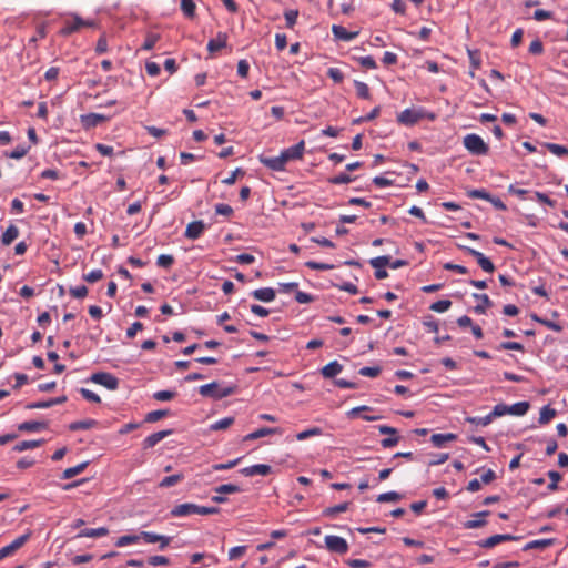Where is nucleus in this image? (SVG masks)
Returning a JSON list of instances; mask_svg holds the SVG:
<instances>
[{
    "instance_id": "44",
    "label": "nucleus",
    "mask_w": 568,
    "mask_h": 568,
    "mask_svg": "<svg viewBox=\"0 0 568 568\" xmlns=\"http://www.w3.org/2000/svg\"><path fill=\"white\" fill-rule=\"evenodd\" d=\"M402 498L400 494L397 491H387L379 494L376 498L378 503H389V501H398Z\"/></svg>"
},
{
    "instance_id": "25",
    "label": "nucleus",
    "mask_w": 568,
    "mask_h": 568,
    "mask_svg": "<svg viewBox=\"0 0 568 568\" xmlns=\"http://www.w3.org/2000/svg\"><path fill=\"white\" fill-rule=\"evenodd\" d=\"M105 120H106V118L103 114H98V113H89V114L81 116L82 123L88 128L97 126L98 124H100L101 122H103Z\"/></svg>"
},
{
    "instance_id": "1",
    "label": "nucleus",
    "mask_w": 568,
    "mask_h": 568,
    "mask_svg": "<svg viewBox=\"0 0 568 568\" xmlns=\"http://www.w3.org/2000/svg\"><path fill=\"white\" fill-rule=\"evenodd\" d=\"M235 392V386H221L217 382H212L199 387V394L203 397H210L215 400L227 397Z\"/></svg>"
},
{
    "instance_id": "62",
    "label": "nucleus",
    "mask_w": 568,
    "mask_h": 568,
    "mask_svg": "<svg viewBox=\"0 0 568 568\" xmlns=\"http://www.w3.org/2000/svg\"><path fill=\"white\" fill-rule=\"evenodd\" d=\"M69 292L74 298H83L88 295V287L85 285H80L71 287Z\"/></svg>"
},
{
    "instance_id": "11",
    "label": "nucleus",
    "mask_w": 568,
    "mask_h": 568,
    "mask_svg": "<svg viewBox=\"0 0 568 568\" xmlns=\"http://www.w3.org/2000/svg\"><path fill=\"white\" fill-rule=\"evenodd\" d=\"M519 539V537H516V536H513V535H509V534H504V535H494V536H490L484 540H480L478 542L479 547L481 548H493L497 545H499L500 542H504V541H510V540H517Z\"/></svg>"
},
{
    "instance_id": "10",
    "label": "nucleus",
    "mask_w": 568,
    "mask_h": 568,
    "mask_svg": "<svg viewBox=\"0 0 568 568\" xmlns=\"http://www.w3.org/2000/svg\"><path fill=\"white\" fill-rule=\"evenodd\" d=\"M197 511H199V505L193 504V503H185V504H180V505L174 506L171 509L170 515L174 518H178V517H186V516L194 515V514L197 515Z\"/></svg>"
},
{
    "instance_id": "37",
    "label": "nucleus",
    "mask_w": 568,
    "mask_h": 568,
    "mask_svg": "<svg viewBox=\"0 0 568 568\" xmlns=\"http://www.w3.org/2000/svg\"><path fill=\"white\" fill-rule=\"evenodd\" d=\"M32 532L28 530L26 534L19 536L16 538L9 546L13 550V552L18 551L20 548H22L31 538Z\"/></svg>"
},
{
    "instance_id": "41",
    "label": "nucleus",
    "mask_w": 568,
    "mask_h": 568,
    "mask_svg": "<svg viewBox=\"0 0 568 568\" xmlns=\"http://www.w3.org/2000/svg\"><path fill=\"white\" fill-rule=\"evenodd\" d=\"M234 424V417H224L213 424L210 425V429L211 430H224L226 428H229L231 425Z\"/></svg>"
},
{
    "instance_id": "7",
    "label": "nucleus",
    "mask_w": 568,
    "mask_h": 568,
    "mask_svg": "<svg viewBox=\"0 0 568 568\" xmlns=\"http://www.w3.org/2000/svg\"><path fill=\"white\" fill-rule=\"evenodd\" d=\"M140 537L148 544L159 542L160 550H164L172 540V537L159 535L152 531H141Z\"/></svg>"
},
{
    "instance_id": "6",
    "label": "nucleus",
    "mask_w": 568,
    "mask_h": 568,
    "mask_svg": "<svg viewBox=\"0 0 568 568\" xmlns=\"http://www.w3.org/2000/svg\"><path fill=\"white\" fill-rule=\"evenodd\" d=\"M325 546L331 552H336L339 555H344L348 551V544L347 541L335 535H327L325 536Z\"/></svg>"
},
{
    "instance_id": "31",
    "label": "nucleus",
    "mask_w": 568,
    "mask_h": 568,
    "mask_svg": "<svg viewBox=\"0 0 568 568\" xmlns=\"http://www.w3.org/2000/svg\"><path fill=\"white\" fill-rule=\"evenodd\" d=\"M183 479H184L183 474H174L171 476H166L159 483V487L160 488H169V487L175 486L176 484L181 483Z\"/></svg>"
},
{
    "instance_id": "57",
    "label": "nucleus",
    "mask_w": 568,
    "mask_h": 568,
    "mask_svg": "<svg viewBox=\"0 0 568 568\" xmlns=\"http://www.w3.org/2000/svg\"><path fill=\"white\" fill-rule=\"evenodd\" d=\"M175 395V392L172 390H159L153 394V398L160 402H166L173 399Z\"/></svg>"
},
{
    "instance_id": "15",
    "label": "nucleus",
    "mask_w": 568,
    "mask_h": 568,
    "mask_svg": "<svg viewBox=\"0 0 568 568\" xmlns=\"http://www.w3.org/2000/svg\"><path fill=\"white\" fill-rule=\"evenodd\" d=\"M205 230L203 221H194L187 224L185 230V237L190 240L199 239Z\"/></svg>"
},
{
    "instance_id": "27",
    "label": "nucleus",
    "mask_w": 568,
    "mask_h": 568,
    "mask_svg": "<svg viewBox=\"0 0 568 568\" xmlns=\"http://www.w3.org/2000/svg\"><path fill=\"white\" fill-rule=\"evenodd\" d=\"M556 539L554 538H548V539H537V540H532V541H529L526 546H525V550H530V549H545L547 547H550L555 544Z\"/></svg>"
},
{
    "instance_id": "56",
    "label": "nucleus",
    "mask_w": 568,
    "mask_h": 568,
    "mask_svg": "<svg viewBox=\"0 0 568 568\" xmlns=\"http://www.w3.org/2000/svg\"><path fill=\"white\" fill-rule=\"evenodd\" d=\"M103 272L101 270H92L91 272L83 275V280L89 283H95L103 278Z\"/></svg>"
},
{
    "instance_id": "38",
    "label": "nucleus",
    "mask_w": 568,
    "mask_h": 568,
    "mask_svg": "<svg viewBox=\"0 0 568 568\" xmlns=\"http://www.w3.org/2000/svg\"><path fill=\"white\" fill-rule=\"evenodd\" d=\"M32 532L28 530L26 534L19 536L16 538L9 546L13 550V552L18 551L20 548H22L31 538Z\"/></svg>"
},
{
    "instance_id": "28",
    "label": "nucleus",
    "mask_w": 568,
    "mask_h": 568,
    "mask_svg": "<svg viewBox=\"0 0 568 568\" xmlns=\"http://www.w3.org/2000/svg\"><path fill=\"white\" fill-rule=\"evenodd\" d=\"M456 435L455 434H452V433H447V434H434L430 438L432 443L434 444V446L436 447H442L444 446L447 442H453L456 439Z\"/></svg>"
},
{
    "instance_id": "43",
    "label": "nucleus",
    "mask_w": 568,
    "mask_h": 568,
    "mask_svg": "<svg viewBox=\"0 0 568 568\" xmlns=\"http://www.w3.org/2000/svg\"><path fill=\"white\" fill-rule=\"evenodd\" d=\"M544 146L551 152L552 154L557 156H565L568 155V149L564 145L556 144V143H544Z\"/></svg>"
},
{
    "instance_id": "45",
    "label": "nucleus",
    "mask_w": 568,
    "mask_h": 568,
    "mask_svg": "<svg viewBox=\"0 0 568 568\" xmlns=\"http://www.w3.org/2000/svg\"><path fill=\"white\" fill-rule=\"evenodd\" d=\"M450 306H452V302L449 300H440V301L433 303L429 306V308L436 313H444V312L448 311L450 308Z\"/></svg>"
},
{
    "instance_id": "21",
    "label": "nucleus",
    "mask_w": 568,
    "mask_h": 568,
    "mask_svg": "<svg viewBox=\"0 0 568 568\" xmlns=\"http://www.w3.org/2000/svg\"><path fill=\"white\" fill-rule=\"evenodd\" d=\"M342 369V364H339L337 361H332L321 369V373L325 378H333L337 376Z\"/></svg>"
},
{
    "instance_id": "53",
    "label": "nucleus",
    "mask_w": 568,
    "mask_h": 568,
    "mask_svg": "<svg viewBox=\"0 0 568 568\" xmlns=\"http://www.w3.org/2000/svg\"><path fill=\"white\" fill-rule=\"evenodd\" d=\"M358 373L362 376L374 378L381 374V367L379 366H374V367L365 366V367H362Z\"/></svg>"
},
{
    "instance_id": "48",
    "label": "nucleus",
    "mask_w": 568,
    "mask_h": 568,
    "mask_svg": "<svg viewBox=\"0 0 568 568\" xmlns=\"http://www.w3.org/2000/svg\"><path fill=\"white\" fill-rule=\"evenodd\" d=\"M322 434V429L320 427H312L306 430L300 432L296 435L297 440H305L313 436H320Z\"/></svg>"
},
{
    "instance_id": "59",
    "label": "nucleus",
    "mask_w": 568,
    "mask_h": 568,
    "mask_svg": "<svg viewBox=\"0 0 568 568\" xmlns=\"http://www.w3.org/2000/svg\"><path fill=\"white\" fill-rule=\"evenodd\" d=\"M489 414H490L493 419L495 417H500V416H504V415H507V414L509 415L508 405L497 404Z\"/></svg>"
},
{
    "instance_id": "3",
    "label": "nucleus",
    "mask_w": 568,
    "mask_h": 568,
    "mask_svg": "<svg viewBox=\"0 0 568 568\" xmlns=\"http://www.w3.org/2000/svg\"><path fill=\"white\" fill-rule=\"evenodd\" d=\"M463 144L473 155H486L489 151L487 143L478 134L470 133L464 136Z\"/></svg>"
},
{
    "instance_id": "18",
    "label": "nucleus",
    "mask_w": 568,
    "mask_h": 568,
    "mask_svg": "<svg viewBox=\"0 0 568 568\" xmlns=\"http://www.w3.org/2000/svg\"><path fill=\"white\" fill-rule=\"evenodd\" d=\"M261 162L268 169L273 171H284L285 170V161L282 155L270 156V158H261Z\"/></svg>"
},
{
    "instance_id": "29",
    "label": "nucleus",
    "mask_w": 568,
    "mask_h": 568,
    "mask_svg": "<svg viewBox=\"0 0 568 568\" xmlns=\"http://www.w3.org/2000/svg\"><path fill=\"white\" fill-rule=\"evenodd\" d=\"M89 463L88 462H83L74 467H70V468H67L64 469V471L62 473V476L61 478L62 479H70V478H73L74 476L81 474L84 471V469L88 467Z\"/></svg>"
},
{
    "instance_id": "2",
    "label": "nucleus",
    "mask_w": 568,
    "mask_h": 568,
    "mask_svg": "<svg viewBox=\"0 0 568 568\" xmlns=\"http://www.w3.org/2000/svg\"><path fill=\"white\" fill-rule=\"evenodd\" d=\"M425 118L433 121L436 116L434 113H428L424 109H405L397 115V121L403 125L410 126Z\"/></svg>"
},
{
    "instance_id": "5",
    "label": "nucleus",
    "mask_w": 568,
    "mask_h": 568,
    "mask_svg": "<svg viewBox=\"0 0 568 568\" xmlns=\"http://www.w3.org/2000/svg\"><path fill=\"white\" fill-rule=\"evenodd\" d=\"M90 381L110 390H115L119 387V379L111 373H94L91 375Z\"/></svg>"
},
{
    "instance_id": "26",
    "label": "nucleus",
    "mask_w": 568,
    "mask_h": 568,
    "mask_svg": "<svg viewBox=\"0 0 568 568\" xmlns=\"http://www.w3.org/2000/svg\"><path fill=\"white\" fill-rule=\"evenodd\" d=\"M19 236V229L11 224L7 227L1 236V242L3 245H10L17 237Z\"/></svg>"
},
{
    "instance_id": "51",
    "label": "nucleus",
    "mask_w": 568,
    "mask_h": 568,
    "mask_svg": "<svg viewBox=\"0 0 568 568\" xmlns=\"http://www.w3.org/2000/svg\"><path fill=\"white\" fill-rule=\"evenodd\" d=\"M215 493H229L236 494L241 491V488L234 484H223L214 488Z\"/></svg>"
},
{
    "instance_id": "20",
    "label": "nucleus",
    "mask_w": 568,
    "mask_h": 568,
    "mask_svg": "<svg viewBox=\"0 0 568 568\" xmlns=\"http://www.w3.org/2000/svg\"><path fill=\"white\" fill-rule=\"evenodd\" d=\"M473 297L480 302L479 304H477L474 307V311L478 314H485L486 310L491 307V305H493V302L490 301V298L487 294L474 293Z\"/></svg>"
},
{
    "instance_id": "33",
    "label": "nucleus",
    "mask_w": 568,
    "mask_h": 568,
    "mask_svg": "<svg viewBox=\"0 0 568 568\" xmlns=\"http://www.w3.org/2000/svg\"><path fill=\"white\" fill-rule=\"evenodd\" d=\"M43 444V440H22L18 443L14 447V452H24L28 449H34L40 447Z\"/></svg>"
},
{
    "instance_id": "14",
    "label": "nucleus",
    "mask_w": 568,
    "mask_h": 568,
    "mask_svg": "<svg viewBox=\"0 0 568 568\" xmlns=\"http://www.w3.org/2000/svg\"><path fill=\"white\" fill-rule=\"evenodd\" d=\"M271 473V467L265 464H256L241 469V474L246 477L255 475L267 476Z\"/></svg>"
},
{
    "instance_id": "40",
    "label": "nucleus",
    "mask_w": 568,
    "mask_h": 568,
    "mask_svg": "<svg viewBox=\"0 0 568 568\" xmlns=\"http://www.w3.org/2000/svg\"><path fill=\"white\" fill-rule=\"evenodd\" d=\"M349 503H342L333 507H328L323 510L325 517H334L339 513H344L348 509Z\"/></svg>"
},
{
    "instance_id": "50",
    "label": "nucleus",
    "mask_w": 568,
    "mask_h": 568,
    "mask_svg": "<svg viewBox=\"0 0 568 568\" xmlns=\"http://www.w3.org/2000/svg\"><path fill=\"white\" fill-rule=\"evenodd\" d=\"M297 17H298V11L297 10H286L284 12V18H285V21H286V27L290 28V29H293L296 21H297Z\"/></svg>"
},
{
    "instance_id": "36",
    "label": "nucleus",
    "mask_w": 568,
    "mask_h": 568,
    "mask_svg": "<svg viewBox=\"0 0 568 568\" xmlns=\"http://www.w3.org/2000/svg\"><path fill=\"white\" fill-rule=\"evenodd\" d=\"M354 85H355L356 94L358 98L365 99V100L371 99L369 87L365 82L355 80Z\"/></svg>"
},
{
    "instance_id": "8",
    "label": "nucleus",
    "mask_w": 568,
    "mask_h": 568,
    "mask_svg": "<svg viewBox=\"0 0 568 568\" xmlns=\"http://www.w3.org/2000/svg\"><path fill=\"white\" fill-rule=\"evenodd\" d=\"M305 151V142L301 140L293 146H290L281 152L282 158H284L285 163L294 160H301L303 158Z\"/></svg>"
},
{
    "instance_id": "22",
    "label": "nucleus",
    "mask_w": 568,
    "mask_h": 568,
    "mask_svg": "<svg viewBox=\"0 0 568 568\" xmlns=\"http://www.w3.org/2000/svg\"><path fill=\"white\" fill-rule=\"evenodd\" d=\"M489 514L488 510L479 511L473 515L474 519L468 520L464 524L467 529H475L485 526L486 520L484 519Z\"/></svg>"
},
{
    "instance_id": "52",
    "label": "nucleus",
    "mask_w": 568,
    "mask_h": 568,
    "mask_svg": "<svg viewBox=\"0 0 568 568\" xmlns=\"http://www.w3.org/2000/svg\"><path fill=\"white\" fill-rule=\"evenodd\" d=\"M174 263L172 255L162 254L156 260V265L162 268H170Z\"/></svg>"
},
{
    "instance_id": "19",
    "label": "nucleus",
    "mask_w": 568,
    "mask_h": 568,
    "mask_svg": "<svg viewBox=\"0 0 568 568\" xmlns=\"http://www.w3.org/2000/svg\"><path fill=\"white\" fill-rule=\"evenodd\" d=\"M252 296L261 302H272L275 300V291L271 287H263L252 292Z\"/></svg>"
},
{
    "instance_id": "35",
    "label": "nucleus",
    "mask_w": 568,
    "mask_h": 568,
    "mask_svg": "<svg viewBox=\"0 0 568 568\" xmlns=\"http://www.w3.org/2000/svg\"><path fill=\"white\" fill-rule=\"evenodd\" d=\"M556 410L554 408H551L550 406H544L540 410V414H539V424L541 425H546L548 424L555 416H556Z\"/></svg>"
},
{
    "instance_id": "55",
    "label": "nucleus",
    "mask_w": 568,
    "mask_h": 568,
    "mask_svg": "<svg viewBox=\"0 0 568 568\" xmlns=\"http://www.w3.org/2000/svg\"><path fill=\"white\" fill-rule=\"evenodd\" d=\"M29 152V146L18 145L14 150H12L8 156L10 159L20 160Z\"/></svg>"
},
{
    "instance_id": "49",
    "label": "nucleus",
    "mask_w": 568,
    "mask_h": 568,
    "mask_svg": "<svg viewBox=\"0 0 568 568\" xmlns=\"http://www.w3.org/2000/svg\"><path fill=\"white\" fill-rule=\"evenodd\" d=\"M466 422L467 423H470V424H474V425H480V426H488L491 422H493V418L490 416V414L486 415V416H483V417H479V416H475V417H467L466 418Z\"/></svg>"
},
{
    "instance_id": "16",
    "label": "nucleus",
    "mask_w": 568,
    "mask_h": 568,
    "mask_svg": "<svg viewBox=\"0 0 568 568\" xmlns=\"http://www.w3.org/2000/svg\"><path fill=\"white\" fill-rule=\"evenodd\" d=\"M171 434H172L171 429H165V430H160V432L149 435L143 440V448L149 449V448L154 447L158 443H160L162 439H164L165 437H168Z\"/></svg>"
},
{
    "instance_id": "54",
    "label": "nucleus",
    "mask_w": 568,
    "mask_h": 568,
    "mask_svg": "<svg viewBox=\"0 0 568 568\" xmlns=\"http://www.w3.org/2000/svg\"><path fill=\"white\" fill-rule=\"evenodd\" d=\"M548 477L550 478V484L548 485V489L555 491L558 489V481L561 480V475L556 470L548 471Z\"/></svg>"
},
{
    "instance_id": "58",
    "label": "nucleus",
    "mask_w": 568,
    "mask_h": 568,
    "mask_svg": "<svg viewBox=\"0 0 568 568\" xmlns=\"http://www.w3.org/2000/svg\"><path fill=\"white\" fill-rule=\"evenodd\" d=\"M467 195L471 199H483V200H490V195L487 191L484 189H475L467 192Z\"/></svg>"
},
{
    "instance_id": "61",
    "label": "nucleus",
    "mask_w": 568,
    "mask_h": 568,
    "mask_svg": "<svg viewBox=\"0 0 568 568\" xmlns=\"http://www.w3.org/2000/svg\"><path fill=\"white\" fill-rule=\"evenodd\" d=\"M246 551L245 546H236L229 550V559L230 560H236L240 557H242Z\"/></svg>"
},
{
    "instance_id": "42",
    "label": "nucleus",
    "mask_w": 568,
    "mask_h": 568,
    "mask_svg": "<svg viewBox=\"0 0 568 568\" xmlns=\"http://www.w3.org/2000/svg\"><path fill=\"white\" fill-rule=\"evenodd\" d=\"M159 40H160L159 33L149 32L145 37V40H144L141 49L144 51H150L154 48V45L156 44V42Z\"/></svg>"
},
{
    "instance_id": "23",
    "label": "nucleus",
    "mask_w": 568,
    "mask_h": 568,
    "mask_svg": "<svg viewBox=\"0 0 568 568\" xmlns=\"http://www.w3.org/2000/svg\"><path fill=\"white\" fill-rule=\"evenodd\" d=\"M47 428L48 424L45 422L28 420L18 425L20 432H39Z\"/></svg>"
},
{
    "instance_id": "63",
    "label": "nucleus",
    "mask_w": 568,
    "mask_h": 568,
    "mask_svg": "<svg viewBox=\"0 0 568 568\" xmlns=\"http://www.w3.org/2000/svg\"><path fill=\"white\" fill-rule=\"evenodd\" d=\"M327 75L336 83H341L344 80V74L338 68H329Z\"/></svg>"
},
{
    "instance_id": "46",
    "label": "nucleus",
    "mask_w": 568,
    "mask_h": 568,
    "mask_svg": "<svg viewBox=\"0 0 568 568\" xmlns=\"http://www.w3.org/2000/svg\"><path fill=\"white\" fill-rule=\"evenodd\" d=\"M389 262H390V256L383 255V256H377V257L372 258L369 261V264L374 268H385L386 266H389Z\"/></svg>"
},
{
    "instance_id": "32",
    "label": "nucleus",
    "mask_w": 568,
    "mask_h": 568,
    "mask_svg": "<svg viewBox=\"0 0 568 568\" xmlns=\"http://www.w3.org/2000/svg\"><path fill=\"white\" fill-rule=\"evenodd\" d=\"M98 424L97 420L94 419H84V420H78V422H73L69 425V429L70 430H81V429H90V428H93L95 427Z\"/></svg>"
},
{
    "instance_id": "24",
    "label": "nucleus",
    "mask_w": 568,
    "mask_h": 568,
    "mask_svg": "<svg viewBox=\"0 0 568 568\" xmlns=\"http://www.w3.org/2000/svg\"><path fill=\"white\" fill-rule=\"evenodd\" d=\"M109 534V529L105 528V527H100V528H85V529H82L78 535H77V538H82V537H89V538H100V537H104Z\"/></svg>"
},
{
    "instance_id": "4",
    "label": "nucleus",
    "mask_w": 568,
    "mask_h": 568,
    "mask_svg": "<svg viewBox=\"0 0 568 568\" xmlns=\"http://www.w3.org/2000/svg\"><path fill=\"white\" fill-rule=\"evenodd\" d=\"M92 24V22L83 20L78 14H73L71 20L64 21V26L60 30V34L63 37H68L79 31L82 27H91Z\"/></svg>"
},
{
    "instance_id": "13",
    "label": "nucleus",
    "mask_w": 568,
    "mask_h": 568,
    "mask_svg": "<svg viewBox=\"0 0 568 568\" xmlns=\"http://www.w3.org/2000/svg\"><path fill=\"white\" fill-rule=\"evenodd\" d=\"M332 33L337 40L343 41H352L359 34L358 31H348L346 28L338 24L332 26Z\"/></svg>"
},
{
    "instance_id": "9",
    "label": "nucleus",
    "mask_w": 568,
    "mask_h": 568,
    "mask_svg": "<svg viewBox=\"0 0 568 568\" xmlns=\"http://www.w3.org/2000/svg\"><path fill=\"white\" fill-rule=\"evenodd\" d=\"M465 251L477 261V264L481 267L483 271L487 273H493L495 271L494 263L481 252L471 247H465Z\"/></svg>"
},
{
    "instance_id": "64",
    "label": "nucleus",
    "mask_w": 568,
    "mask_h": 568,
    "mask_svg": "<svg viewBox=\"0 0 568 568\" xmlns=\"http://www.w3.org/2000/svg\"><path fill=\"white\" fill-rule=\"evenodd\" d=\"M528 50L531 54L539 55L544 52V44L539 39H535L530 42Z\"/></svg>"
},
{
    "instance_id": "34",
    "label": "nucleus",
    "mask_w": 568,
    "mask_h": 568,
    "mask_svg": "<svg viewBox=\"0 0 568 568\" xmlns=\"http://www.w3.org/2000/svg\"><path fill=\"white\" fill-rule=\"evenodd\" d=\"M181 10L186 18L193 19L195 17L196 4L193 0H181Z\"/></svg>"
},
{
    "instance_id": "17",
    "label": "nucleus",
    "mask_w": 568,
    "mask_h": 568,
    "mask_svg": "<svg viewBox=\"0 0 568 568\" xmlns=\"http://www.w3.org/2000/svg\"><path fill=\"white\" fill-rule=\"evenodd\" d=\"M274 434H282V429L278 428V427H274V428L262 427L260 429H256L255 432H252V433L247 434L243 438V440L244 442L255 440V439H258V438H262V437H265V436H268V435H274Z\"/></svg>"
},
{
    "instance_id": "12",
    "label": "nucleus",
    "mask_w": 568,
    "mask_h": 568,
    "mask_svg": "<svg viewBox=\"0 0 568 568\" xmlns=\"http://www.w3.org/2000/svg\"><path fill=\"white\" fill-rule=\"evenodd\" d=\"M226 44H227V34L225 32H219L214 39H211L207 42V51L211 54H214L215 52L225 48Z\"/></svg>"
},
{
    "instance_id": "30",
    "label": "nucleus",
    "mask_w": 568,
    "mask_h": 568,
    "mask_svg": "<svg viewBox=\"0 0 568 568\" xmlns=\"http://www.w3.org/2000/svg\"><path fill=\"white\" fill-rule=\"evenodd\" d=\"M528 409H529L528 402H518L513 405H508L509 415H514V416H523L528 412Z\"/></svg>"
},
{
    "instance_id": "39",
    "label": "nucleus",
    "mask_w": 568,
    "mask_h": 568,
    "mask_svg": "<svg viewBox=\"0 0 568 568\" xmlns=\"http://www.w3.org/2000/svg\"><path fill=\"white\" fill-rule=\"evenodd\" d=\"M142 538L139 535H124L116 539L115 546L116 547H125L131 544H138Z\"/></svg>"
},
{
    "instance_id": "60",
    "label": "nucleus",
    "mask_w": 568,
    "mask_h": 568,
    "mask_svg": "<svg viewBox=\"0 0 568 568\" xmlns=\"http://www.w3.org/2000/svg\"><path fill=\"white\" fill-rule=\"evenodd\" d=\"M358 63L365 69H376L377 64L373 57L366 55L357 59Z\"/></svg>"
},
{
    "instance_id": "47",
    "label": "nucleus",
    "mask_w": 568,
    "mask_h": 568,
    "mask_svg": "<svg viewBox=\"0 0 568 568\" xmlns=\"http://www.w3.org/2000/svg\"><path fill=\"white\" fill-rule=\"evenodd\" d=\"M168 415H169V410H166V409L153 410V412H150L146 414L145 422L146 423H155Z\"/></svg>"
}]
</instances>
